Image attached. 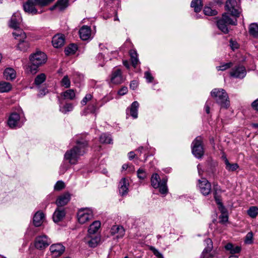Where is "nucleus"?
Wrapping results in <instances>:
<instances>
[{"label":"nucleus","mask_w":258,"mask_h":258,"mask_svg":"<svg viewBox=\"0 0 258 258\" xmlns=\"http://www.w3.org/2000/svg\"><path fill=\"white\" fill-rule=\"evenodd\" d=\"M88 145L87 141L83 138L77 140L76 146L67 151L64 154V159L69 161L70 164H76L80 156L86 153Z\"/></svg>","instance_id":"obj_1"},{"label":"nucleus","mask_w":258,"mask_h":258,"mask_svg":"<svg viewBox=\"0 0 258 258\" xmlns=\"http://www.w3.org/2000/svg\"><path fill=\"white\" fill-rule=\"evenodd\" d=\"M22 19L21 14L19 12L15 13L11 17L9 26L14 29L12 34L15 38L26 39V34L24 31L20 28L19 25Z\"/></svg>","instance_id":"obj_2"},{"label":"nucleus","mask_w":258,"mask_h":258,"mask_svg":"<svg viewBox=\"0 0 258 258\" xmlns=\"http://www.w3.org/2000/svg\"><path fill=\"white\" fill-rule=\"evenodd\" d=\"M54 0H27L23 4V9L25 12L32 15H36L38 12L35 6L41 7L46 6Z\"/></svg>","instance_id":"obj_3"},{"label":"nucleus","mask_w":258,"mask_h":258,"mask_svg":"<svg viewBox=\"0 0 258 258\" xmlns=\"http://www.w3.org/2000/svg\"><path fill=\"white\" fill-rule=\"evenodd\" d=\"M211 95L221 107L227 108L230 105L228 96L225 90L221 88H215L211 92Z\"/></svg>","instance_id":"obj_4"},{"label":"nucleus","mask_w":258,"mask_h":258,"mask_svg":"<svg viewBox=\"0 0 258 258\" xmlns=\"http://www.w3.org/2000/svg\"><path fill=\"white\" fill-rule=\"evenodd\" d=\"M167 182V178L165 177L161 180L159 175L157 173L153 174L151 178L152 186L155 188H159L160 192L163 195L168 192Z\"/></svg>","instance_id":"obj_5"},{"label":"nucleus","mask_w":258,"mask_h":258,"mask_svg":"<svg viewBox=\"0 0 258 258\" xmlns=\"http://www.w3.org/2000/svg\"><path fill=\"white\" fill-rule=\"evenodd\" d=\"M236 25L237 20L235 21L232 20L228 14L226 13L222 15V18L217 21V26L219 30L225 34H227L229 32L227 27L228 25Z\"/></svg>","instance_id":"obj_6"},{"label":"nucleus","mask_w":258,"mask_h":258,"mask_svg":"<svg viewBox=\"0 0 258 258\" xmlns=\"http://www.w3.org/2000/svg\"><path fill=\"white\" fill-rule=\"evenodd\" d=\"M192 153L197 158H201L203 156L204 151L201 137H197L192 142Z\"/></svg>","instance_id":"obj_7"},{"label":"nucleus","mask_w":258,"mask_h":258,"mask_svg":"<svg viewBox=\"0 0 258 258\" xmlns=\"http://www.w3.org/2000/svg\"><path fill=\"white\" fill-rule=\"evenodd\" d=\"M29 59L32 64H43L46 62L47 57L43 52L37 51L30 55Z\"/></svg>","instance_id":"obj_8"},{"label":"nucleus","mask_w":258,"mask_h":258,"mask_svg":"<svg viewBox=\"0 0 258 258\" xmlns=\"http://www.w3.org/2000/svg\"><path fill=\"white\" fill-rule=\"evenodd\" d=\"M225 10L236 18L239 17L241 12L235 0H228L225 4Z\"/></svg>","instance_id":"obj_9"},{"label":"nucleus","mask_w":258,"mask_h":258,"mask_svg":"<svg viewBox=\"0 0 258 258\" xmlns=\"http://www.w3.org/2000/svg\"><path fill=\"white\" fill-rule=\"evenodd\" d=\"M125 80V78L123 77L120 69H115L112 71L110 78L111 84L119 85L124 82Z\"/></svg>","instance_id":"obj_10"},{"label":"nucleus","mask_w":258,"mask_h":258,"mask_svg":"<svg viewBox=\"0 0 258 258\" xmlns=\"http://www.w3.org/2000/svg\"><path fill=\"white\" fill-rule=\"evenodd\" d=\"M51 243L50 239L45 235H42L36 237L35 247L38 249H43Z\"/></svg>","instance_id":"obj_11"},{"label":"nucleus","mask_w":258,"mask_h":258,"mask_svg":"<svg viewBox=\"0 0 258 258\" xmlns=\"http://www.w3.org/2000/svg\"><path fill=\"white\" fill-rule=\"evenodd\" d=\"M77 216L79 222L84 224L92 218L93 213L89 209H82L78 211Z\"/></svg>","instance_id":"obj_12"},{"label":"nucleus","mask_w":258,"mask_h":258,"mask_svg":"<svg viewBox=\"0 0 258 258\" xmlns=\"http://www.w3.org/2000/svg\"><path fill=\"white\" fill-rule=\"evenodd\" d=\"M49 250L53 258H57L62 254L65 250V247L61 243H55L50 245Z\"/></svg>","instance_id":"obj_13"},{"label":"nucleus","mask_w":258,"mask_h":258,"mask_svg":"<svg viewBox=\"0 0 258 258\" xmlns=\"http://www.w3.org/2000/svg\"><path fill=\"white\" fill-rule=\"evenodd\" d=\"M198 186L201 192L204 196L209 195L211 192V183L206 178L199 180Z\"/></svg>","instance_id":"obj_14"},{"label":"nucleus","mask_w":258,"mask_h":258,"mask_svg":"<svg viewBox=\"0 0 258 258\" xmlns=\"http://www.w3.org/2000/svg\"><path fill=\"white\" fill-rule=\"evenodd\" d=\"M246 73L244 66H234L230 72V75L235 78H243L246 75Z\"/></svg>","instance_id":"obj_15"},{"label":"nucleus","mask_w":258,"mask_h":258,"mask_svg":"<svg viewBox=\"0 0 258 258\" xmlns=\"http://www.w3.org/2000/svg\"><path fill=\"white\" fill-rule=\"evenodd\" d=\"M129 182L128 179L122 178L118 185L119 192L120 196H124L127 195L128 191Z\"/></svg>","instance_id":"obj_16"},{"label":"nucleus","mask_w":258,"mask_h":258,"mask_svg":"<svg viewBox=\"0 0 258 258\" xmlns=\"http://www.w3.org/2000/svg\"><path fill=\"white\" fill-rule=\"evenodd\" d=\"M110 233L112 235H115L116 239L122 238L125 234V230L121 226L114 225L110 229Z\"/></svg>","instance_id":"obj_17"},{"label":"nucleus","mask_w":258,"mask_h":258,"mask_svg":"<svg viewBox=\"0 0 258 258\" xmlns=\"http://www.w3.org/2000/svg\"><path fill=\"white\" fill-rule=\"evenodd\" d=\"M205 242L207 245L202 252V256L203 258H212L213 256L210 252L213 248L212 241L210 238H207Z\"/></svg>","instance_id":"obj_18"},{"label":"nucleus","mask_w":258,"mask_h":258,"mask_svg":"<svg viewBox=\"0 0 258 258\" xmlns=\"http://www.w3.org/2000/svg\"><path fill=\"white\" fill-rule=\"evenodd\" d=\"M70 199V195L69 193H64L58 197L55 203L58 207H62L68 204Z\"/></svg>","instance_id":"obj_19"},{"label":"nucleus","mask_w":258,"mask_h":258,"mask_svg":"<svg viewBox=\"0 0 258 258\" xmlns=\"http://www.w3.org/2000/svg\"><path fill=\"white\" fill-rule=\"evenodd\" d=\"M20 115L17 113H13L9 116L8 120V124L11 128L15 127L18 125L20 120Z\"/></svg>","instance_id":"obj_20"},{"label":"nucleus","mask_w":258,"mask_h":258,"mask_svg":"<svg viewBox=\"0 0 258 258\" xmlns=\"http://www.w3.org/2000/svg\"><path fill=\"white\" fill-rule=\"evenodd\" d=\"M80 38L83 40H88L91 36L90 27L87 26H83L79 30Z\"/></svg>","instance_id":"obj_21"},{"label":"nucleus","mask_w":258,"mask_h":258,"mask_svg":"<svg viewBox=\"0 0 258 258\" xmlns=\"http://www.w3.org/2000/svg\"><path fill=\"white\" fill-rule=\"evenodd\" d=\"M64 43V37L61 34H56L54 35L52 39L53 46L55 48H58L62 46Z\"/></svg>","instance_id":"obj_22"},{"label":"nucleus","mask_w":258,"mask_h":258,"mask_svg":"<svg viewBox=\"0 0 258 258\" xmlns=\"http://www.w3.org/2000/svg\"><path fill=\"white\" fill-rule=\"evenodd\" d=\"M44 219V214L42 212L38 211L35 213L33 217V224L36 227L41 225Z\"/></svg>","instance_id":"obj_23"},{"label":"nucleus","mask_w":258,"mask_h":258,"mask_svg":"<svg viewBox=\"0 0 258 258\" xmlns=\"http://www.w3.org/2000/svg\"><path fill=\"white\" fill-rule=\"evenodd\" d=\"M66 213L63 209L57 208L53 215V219L54 222H58L62 220L65 216Z\"/></svg>","instance_id":"obj_24"},{"label":"nucleus","mask_w":258,"mask_h":258,"mask_svg":"<svg viewBox=\"0 0 258 258\" xmlns=\"http://www.w3.org/2000/svg\"><path fill=\"white\" fill-rule=\"evenodd\" d=\"M139 106V103L138 101H135L132 103L130 107L127 109L130 111L131 115L134 118H137L138 117V111Z\"/></svg>","instance_id":"obj_25"},{"label":"nucleus","mask_w":258,"mask_h":258,"mask_svg":"<svg viewBox=\"0 0 258 258\" xmlns=\"http://www.w3.org/2000/svg\"><path fill=\"white\" fill-rule=\"evenodd\" d=\"M5 78L7 80H13L16 77V71L11 68H8L5 69L4 72Z\"/></svg>","instance_id":"obj_26"},{"label":"nucleus","mask_w":258,"mask_h":258,"mask_svg":"<svg viewBox=\"0 0 258 258\" xmlns=\"http://www.w3.org/2000/svg\"><path fill=\"white\" fill-rule=\"evenodd\" d=\"M15 39L18 40L19 41L17 45V47L19 50L23 51H25L29 48V43L28 41L25 40L26 39Z\"/></svg>","instance_id":"obj_27"},{"label":"nucleus","mask_w":258,"mask_h":258,"mask_svg":"<svg viewBox=\"0 0 258 258\" xmlns=\"http://www.w3.org/2000/svg\"><path fill=\"white\" fill-rule=\"evenodd\" d=\"M190 6L196 13L200 12L203 7L202 0H192Z\"/></svg>","instance_id":"obj_28"},{"label":"nucleus","mask_w":258,"mask_h":258,"mask_svg":"<svg viewBox=\"0 0 258 258\" xmlns=\"http://www.w3.org/2000/svg\"><path fill=\"white\" fill-rule=\"evenodd\" d=\"M249 33L254 38H258V23H253L249 26Z\"/></svg>","instance_id":"obj_29"},{"label":"nucleus","mask_w":258,"mask_h":258,"mask_svg":"<svg viewBox=\"0 0 258 258\" xmlns=\"http://www.w3.org/2000/svg\"><path fill=\"white\" fill-rule=\"evenodd\" d=\"M101 223L98 221L94 222L92 224L90 225L88 229V233L90 234L95 233L100 228Z\"/></svg>","instance_id":"obj_30"},{"label":"nucleus","mask_w":258,"mask_h":258,"mask_svg":"<svg viewBox=\"0 0 258 258\" xmlns=\"http://www.w3.org/2000/svg\"><path fill=\"white\" fill-rule=\"evenodd\" d=\"M225 248L227 250H229L231 254L239 253L241 250V247L238 246H234L231 243H228L225 246Z\"/></svg>","instance_id":"obj_31"},{"label":"nucleus","mask_w":258,"mask_h":258,"mask_svg":"<svg viewBox=\"0 0 258 258\" xmlns=\"http://www.w3.org/2000/svg\"><path fill=\"white\" fill-rule=\"evenodd\" d=\"M12 87L11 83L2 81L0 82V93L8 92L12 89Z\"/></svg>","instance_id":"obj_32"},{"label":"nucleus","mask_w":258,"mask_h":258,"mask_svg":"<svg viewBox=\"0 0 258 258\" xmlns=\"http://www.w3.org/2000/svg\"><path fill=\"white\" fill-rule=\"evenodd\" d=\"M100 142L102 144H111L112 139L110 135L105 133L102 134L100 137Z\"/></svg>","instance_id":"obj_33"},{"label":"nucleus","mask_w":258,"mask_h":258,"mask_svg":"<svg viewBox=\"0 0 258 258\" xmlns=\"http://www.w3.org/2000/svg\"><path fill=\"white\" fill-rule=\"evenodd\" d=\"M226 165V169L229 171H234L238 168V165L237 163L231 164L226 158L224 160Z\"/></svg>","instance_id":"obj_34"},{"label":"nucleus","mask_w":258,"mask_h":258,"mask_svg":"<svg viewBox=\"0 0 258 258\" xmlns=\"http://www.w3.org/2000/svg\"><path fill=\"white\" fill-rule=\"evenodd\" d=\"M78 49L77 45L75 44H70L65 49L64 52L66 55L73 54H74Z\"/></svg>","instance_id":"obj_35"},{"label":"nucleus","mask_w":258,"mask_h":258,"mask_svg":"<svg viewBox=\"0 0 258 258\" xmlns=\"http://www.w3.org/2000/svg\"><path fill=\"white\" fill-rule=\"evenodd\" d=\"M130 55L132 64H138L139 60L137 51L135 50L132 49L130 51Z\"/></svg>","instance_id":"obj_36"},{"label":"nucleus","mask_w":258,"mask_h":258,"mask_svg":"<svg viewBox=\"0 0 258 258\" xmlns=\"http://www.w3.org/2000/svg\"><path fill=\"white\" fill-rule=\"evenodd\" d=\"M69 0H58L56 2V6L59 11L65 10L69 6Z\"/></svg>","instance_id":"obj_37"},{"label":"nucleus","mask_w":258,"mask_h":258,"mask_svg":"<svg viewBox=\"0 0 258 258\" xmlns=\"http://www.w3.org/2000/svg\"><path fill=\"white\" fill-rule=\"evenodd\" d=\"M62 96L65 99L73 100L75 97V93L73 89H69L62 93Z\"/></svg>","instance_id":"obj_38"},{"label":"nucleus","mask_w":258,"mask_h":258,"mask_svg":"<svg viewBox=\"0 0 258 258\" xmlns=\"http://www.w3.org/2000/svg\"><path fill=\"white\" fill-rule=\"evenodd\" d=\"M247 213L251 218H255L258 214V208L256 206H251L247 210Z\"/></svg>","instance_id":"obj_39"},{"label":"nucleus","mask_w":258,"mask_h":258,"mask_svg":"<svg viewBox=\"0 0 258 258\" xmlns=\"http://www.w3.org/2000/svg\"><path fill=\"white\" fill-rule=\"evenodd\" d=\"M26 72L29 75H34L38 71V66H26Z\"/></svg>","instance_id":"obj_40"},{"label":"nucleus","mask_w":258,"mask_h":258,"mask_svg":"<svg viewBox=\"0 0 258 258\" xmlns=\"http://www.w3.org/2000/svg\"><path fill=\"white\" fill-rule=\"evenodd\" d=\"M46 80V76L44 74L42 73L36 76L34 80V84L37 85H40L43 83Z\"/></svg>","instance_id":"obj_41"},{"label":"nucleus","mask_w":258,"mask_h":258,"mask_svg":"<svg viewBox=\"0 0 258 258\" xmlns=\"http://www.w3.org/2000/svg\"><path fill=\"white\" fill-rule=\"evenodd\" d=\"M100 241V237L99 236H95L94 238H92L90 240L88 241V243L89 246L91 247H95L99 243Z\"/></svg>","instance_id":"obj_42"},{"label":"nucleus","mask_w":258,"mask_h":258,"mask_svg":"<svg viewBox=\"0 0 258 258\" xmlns=\"http://www.w3.org/2000/svg\"><path fill=\"white\" fill-rule=\"evenodd\" d=\"M73 109V105L71 103H67L62 107H60L59 110L64 114L67 113L68 112L72 111Z\"/></svg>","instance_id":"obj_43"},{"label":"nucleus","mask_w":258,"mask_h":258,"mask_svg":"<svg viewBox=\"0 0 258 258\" xmlns=\"http://www.w3.org/2000/svg\"><path fill=\"white\" fill-rule=\"evenodd\" d=\"M222 213L219 217L220 221L221 223H224L228 221V217L226 213V209L224 207H222V209L220 210Z\"/></svg>","instance_id":"obj_44"},{"label":"nucleus","mask_w":258,"mask_h":258,"mask_svg":"<svg viewBox=\"0 0 258 258\" xmlns=\"http://www.w3.org/2000/svg\"><path fill=\"white\" fill-rule=\"evenodd\" d=\"M204 13L205 15L207 16H215L218 14L216 10H213L210 7H205L204 9Z\"/></svg>","instance_id":"obj_45"},{"label":"nucleus","mask_w":258,"mask_h":258,"mask_svg":"<svg viewBox=\"0 0 258 258\" xmlns=\"http://www.w3.org/2000/svg\"><path fill=\"white\" fill-rule=\"evenodd\" d=\"M61 86L68 88L71 86V81L67 75L64 76L60 81Z\"/></svg>","instance_id":"obj_46"},{"label":"nucleus","mask_w":258,"mask_h":258,"mask_svg":"<svg viewBox=\"0 0 258 258\" xmlns=\"http://www.w3.org/2000/svg\"><path fill=\"white\" fill-rule=\"evenodd\" d=\"M104 54L102 52H99L96 56V63H105Z\"/></svg>","instance_id":"obj_47"},{"label":"nucleus","mask_w":258,"mask_h":258,"mask_svg":"<svg viewBox=\"0 0 258 258\" xmlns=\"http://www.w3.org/2000/svg\"><path fill=\"white\" fill-rule=\"evenodd\" d=\"M137 175L138 177L141 179H144L147 176L145 171L142 168L139 169L137 171Z\"/></svg>","instance_id":"obj_48"},{"label":"nucleus","mask_w":258,"mask_h":258,"mask_svg":"<svg viewBox=\"0 0 258 258\" xmlns=\"http://www.w3.org/2000/svg\"><path fill=\"white\" fill-rule=\"evenodd\" d=\"M150 249L153 252L154 254L158 258H164L162 254L153 246H151Z\"/></svg>","instance_id":"obj_49"},{"label":"nucleus","mask_w":258,"mask_h":258,"mask_svg":"<svg viewBox=\"0 0 258 258\" xmlns=\"http://www.w3.org/2000/svg\"><path fill=\"white\" fill-rule=\"evenodd\" d=\"M253 233L252 232H248L245 238V242L247 244H251L252 242Z\"/></svg>","instance_id":"obj_50"},{"label":"nucleus","mask_w":258,"mask_h":258,"mask_svg":"<svg viewBox=\"0 0 258 258\" xmlns=\"http://www.w3.org/2000/svg\"><path fill=\"white\" fill-rule=\"evenodd\" d=\"M64 188V183L62 181H58L54 185V189L56 190H60Z\"/></svg>","instance_id":"obj_51"},{"label":"nucleus","mask_w":258,"mask_h":258,"mask_svg":"<svg viewBox=\"0 0 258 258\" xmlns=\"http://www.w3.org/2000/svg\"><path fill=\"white\" fill-rule=\"evenodd\" d=\"M92 98V95L91 94H86L85 97L81 101V104L82 105H85L89 101L91 100Z\"/></svg>","instance_id":"obj_52"},{"label":"nucleus","mask_w":258,"mask_h":258,"mask_svg":"<svg viewBox=\"0 0 258 258\" xmlns=\"http://www.w3.org/2000/svg\"><path fill=\"white\" fill-rule=\"evenodd\" d=\"M98 109V108L94 104H90L87 107V110L88 111L92 113H95Z\"/></svg>","instance_id":"obj_53"},{"label":"nucleus","mask_w":258,"mask_h":258,"mask_svg":"<svg viewBox=\"0 0 258 258\" xmlns=\"http://www.w3.org/2000/svg\"><path fill=\"white\" fill-rule=\"evenodd\" d=\"M145 78L146 79L147 82L151 83L154 80L153 77L149 71H146L145 73Z\"/></svg>","instance_id":"obj_54"},{"label":"nucleus","mask_w":258,"mask_h":258,"mask_svg":"<svg viewBox=\"0 0 258 258\" xmlns=\"http://www.w3.org/2000/svg\"><path fill=\"white\" fill-rule=\"evenodd\" d=\"M214 198H215V200L217 204L219 206V209L220 210L222 209V207H224V206H223V205L221 202V200L217 196L216 192H215L214 194Z\"/></svg>","instance_id":"obj_55"},{"label":"nucleus","mask_w":258,"mask_h":258,"mask_svg":"<svg viewBox=\"0 0 258 258\" xmlns=\"http://www.w3.org/2000/svg\"><path fill=\"white\" fill-rule=\"evenodd\" d=\"M230 45L231 48V49L233 50H234L236 49H237L238 48V44L235 41H233L232 40H231L230 41Z\"/></svg>","instance_id":"obj_56"},{"label":"nucleus","mask_w":258,"mask_h":258,"mask_svg":"<svg viewBox=\"0 0 258 258\" xmlns=\"http://www.w3.org/2000/svg\"><path fill=\"white\" fill-rule=\"evenodd\" d=\"M127 88L126 87L123 86L118 91V94L119 95H124L127 93Z\"/></svg>","instance_id":"obj_57"},{"label":"nucleus","mask_w":258,"mask_h":258,"mask_svg":"<svg viewBox=\"0 0 258 258\" xmlns=\"http://www.w3.org/2000/svg\"><path fill=\"white\" fill-rule=\"evenodd\" d=\"M99 48H100V50L101 51H102L101 52H102L103 53H104V54H106L108 51V49L107 48V47L105 46V45L102 44V43H100L99 44Z\"/></svg>","instance_id":"obj_58"},{"label":"nucleus","mask_w":258,"mask_h":258,"mask_svg":"<svg viewBox=\"0 0 258 258\" xmlns=\"http://www.w3.org/2000/svg\"><path fill=\"white\" fill-rule=\"evenodd\" d=\"M138 86V83L136 81H133L130 83V88L132 90H135Z\"/></svg>","instance_id":"obj_59"},{"label":"nucleus","mask_w":258,"mask_h":258,"mask_svg":"<svg viewBox=\"0 0 258 258\" xmlns=\"http://www.w3.org/2000/svg\"><path fill=\"white\" fill-rule=\"evenodd\" d=\"M211 104V101L210 100H207L205 104V111L207 113L209 114L210 113V105Z\"/></svg>","instance_id":"obj_60"},{"label":"nucleus","mask_w":258,"mask_h":258,"mask_svg":"<svg viewBox=\"0 0 258 258\" xmlns=\"http://www.w3.org/2000/svg\"><path fill=\"white\" fill-rule=\"evenodd\" d=\"M251 106L254 110L258 111V99L252 103Z\"/></svg>","instance_id":"obj_61"},{"label":"nucleus","mask_w":258,"mask_h":258,"mask_svg":"<svg viewBox=\"0 0 258 258\" xmlns=\"http://www.w3.org/2000/svg\"><path fill=\"white\" fill-rule=\"evenodd\" d=\"M230 66H218L217 67V70L219 71H225L229 68Z\"/></svg>","instance_id":"obj_62"},{"label":"nucleus","mask_w":258,"mask_h":258,"mask_svg":"<svg viewBox=\"0 0 258 258\" xmlns=\"http://www.w3.org/2000/svg\"><path fill=\"white\" fill-rule=\"evenodd\" d=\"M135 156V154L133 152H130L128 154V157L130 160L133 159L134 158Z\"/></svg>","instance_id":"obj_63"},{"label":"nucleus","mask_w":258,"mask_h":258,"mask_svg":"<svg viewBox=\"0 0 258 258\" xmlns=\"http://www.w3.org/2000/svg\"><path fill=\"white\" fill-rule=\"evenodd\" d=\"M128 168H131L127 164H124L122 166V170H126Z\"/></svg>","instance_id":"obj_64"}]
</instances>
